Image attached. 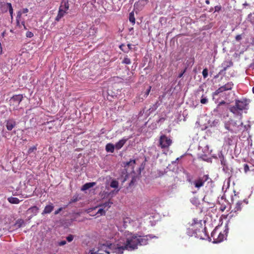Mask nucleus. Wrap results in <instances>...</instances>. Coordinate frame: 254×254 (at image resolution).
Returning <instances> with one entry per match:
<instances>
[{
  "mask_svg": "<svg viewBox=\"0 0 254 254\" xmlns=\"http://www.w3.org/2000/svg\"><path fill=\"white\" fill-rule=\"evenodd\" d=\"M251 22L254 23V20L251 19Z\"/></svg>",
  "mask_w": 254,
  "mask_h": 254,
  "instance_id": "13d9d810",
  "label": "nucleus"
},
{
  "mask_svg": "<svg viewBox=\"0 0 254 254\" xmlns=\"http://www.w3.org/2000/svg\"><path fill=\"white\" fill-rule=\"evenodd\" d=\"M83 24H84L85 26H87V24H85V23H84Z\"/></svg>",
  "mask_w": 254,
  "mask_h": 254,
  "instance_id": "680f3d73",
  "label": "nucleus"
},
{
  "mask_svg": "<svg viewBox=\"0 0 254 254\" xmlns=\"http://www.w3.org/2000/svg\"><path fill=\"white\" fill-rule=\"evenodd\" d=\"M172 143V140L166 135H161L159 140V146L162 149H167Z\"/></svg>",
  "mask_w": 254,
  "mask_h": 254,
  "instance_id": "423d86ee",
  "label": "nucleus"
},
{
  "mask_svg": "<svg viewBox=\"0 0 254 254\" xmlns=\"http://www.w3.org/2000/svg\"><path fill=\"white\" fill-rule=\"evenodd\" d=\"M243 202L242 201H238L236 203L234 210L235 212L240 211L242 210Z\"/></svg>",
  "mask_w": 254,
  "mask_h": 254,
  "instance_id": "aec40b11",
  "label": "nucleus"
},
{
  "mask_svg": "<svg viewBox=\"0 0 254 254\" xmlns=\"http://www.w3.org/2000/svg\"><path fill=\"white\" fill-rule=\"evenodd\" d=\"M37 150V147L36 146H32L29 148L28 150V154H31L33 152L36 151Z\"/></svg>",
  "mask_w": 254,
  "mask_h": 254,
  "instance_id": "f704fd0d",
  "label": "nucleus"
},
{
  "mask_svg": "<svg viewBox=\"0 0 254 254\" xmlns=\"http://www.w3.org/2000/svg\"><path fill=\"white\" fill-rule=\"evenodd\" d=\"M95 185V183L92 182V183H88L84 184L82 188V190H87L92 187H93Z\"/></svg>",
  "mask_w": 254,
  "mask_h": 254,
  "instance_id": "6ab92c4d",
  "label": "nucleus"
},
{
  "mask_svg": "<svg viewBox=\"0 0 254 254\" xmlns=\"http://www.w3.org/2000/svg\"><path fill=\"white\" fill-rule=\"evenodd\" d=\"M21 24L23 26L25 29H27L25 25V21L24 20H22L21 21Z\"/></svg>",
  "mask_w": 254,
  "mask_h": 254,
  "instance_id": "8fccbe9b",
  "label": "nucleus"
},
{
  "mask_svg": "<svg viewBox=\"0 0 254 254\" xmlns=\"http://www.w3.org/2000/svg\"><path fill=\"white\" fill-rule=\"evenodd\" d=\"M221 164H222V165H223V166H225V165H226V164H225L226 161H225L224 159H223V160H222L221 161Z\"/></svg>",
  "mask_w": 254,
  "mask_h": 254,
  "instance_id": "864d4df0",
  "label": "nucleus"
},
{
  "mask_svg": "<svg viewBox=\"0 0 254 254\" xmlns=\"http://www.w3.org/2000/svg\"><path fill=\"white\" fill-rule=\"evenodd\" d=\"M244 172L246 173H247L248 171H250L254 173V168L250 170L249 165L247 164H244Z\"/></svg>",
  "mask_w": 254,
  "mask_h": 254,
  "instance_id": "cd10ccee",
  "label": "nucleus"
},
{
  "mask_svg": "<svg viewBox=\"0 0 254 254\" xmlns=\"http://www.w3.org/2000/svg\"><path fill=\"white\" fill-rule=\"evenodd\" d=\"M221 6L220 5H217L215 6V11H219L221 10Z\"/></svg>",
  "mask_w": 254,
  "mask_h": 254,
  "instance_id": "79ce46f5",
  "label": "nucleus"
},
{
  "mask_svg": "<svg viewBox=\"0 0 254 254\" xmlns=\"http://www.w3.org/2000/svg\"><path fill=\"white\" fill-rule=\"evenodd\" d=\"M123 49H126V48H125V47H123Z\"/></svg>",
  "mask_w": 254,
  "mask_h": 254,
  "instance_id": "e2e57ef3",
  "label": "nucleus"
},
{
  "mask_svg": "<svg viewBox=\"0 0 254 254\" xmlns=\"http://www.w3.org/2000/svg\"><path fill=\"white\" fill-rule=\"evenodd\" d=\"M179 158H177L176 159V161H178V160H179Z\"/></svg>",
  "mask_w": 254,
  "mask_h": 254,
  "instance_id": "052dcab7",
  "label": "nucleus"
},
{
  "mask_svg": "<svg viewBox=\"0 0 254 254\" xmlns=\"http://www.w3.org/2000/svg\"><path fill=\"white\" fill-rule=\"evenodd\" d=\"M65 13V11L62 9L61 6L59 8L58 15L56 17L55 20L57 21H59L61 19V18L64 16Z\"/></svg>",
  "mask_w": 254,
  "mask_h": 254,
  "instance_id": "2eb2a0df",
  "label": "nucleus"
},
{
  "mask_svg": "<svg viewBox=\"0 0 254 254\" xmlns=\"http://www.w3.org/2000/svg\"><path fill=\"white\" fill-rule=\"evenodd\" d=\"M127 141V139H125V138L120 140L115 145L116 149L117 150L120 149L124 145V144L126 143Z\"/></svg>",
  "mask_w": 254,
  "mask_h": 254,
  "instance_id": "4468645a",
  "label": "nucleus"
},
{
  "mask_svg": "<svg viewBox=\"0 0 254 254\" xmlns=\"http://www.w3.org/2000/svg\"><path fill=\"white\" fill-rule=\"evenodd\" d=\"M23 97L22 94H17L13 95L10 98L9 101L10 109L13 110H17L20 102L23 100Z\"/></svg>",
  "mask_w": 254,
  "mask_h": 254,
  "instance_id": "39448f33",
  "label": "nucleus"
},
{
  "mask_svg": "<svg viewBox=\"0 0 254 254\" xmlns=\"http://www.w3.org/2000/svg\"><path fill=\"white\" fill-rule=\"evenodd\" d=\"M1 10L4 12H6L8 10L10 16L12 17L13 8L10 3H3L1 4Z\"/></svg>",
  "mask_w": 254,
  "mask_h": 254,
  "instance_id": "9d476101",
  "label": "nucleus"
},
{
  "mask_svg": "<svg viewBox=\"0 0 254 254\" xmlns=\"http://www.w3.org/2000/svg\"><path fill=\"white\" fill-rule=\"evenodd\" d=\"M43 129L45 130L50 131L55 126V121H51L45 123L43 125Z\"/></svg>",
  "mask_w": 254,
  "mask_h": 254,
  "instance_id": "f8f14e48",
  "label": "nucleus"
},
{
  "mask_svg": "<svg viewBox=\"0 0 254 254\" xmlns=\"http://www.w3.org/2000/svg\"><path fill=\"white\" fill-rule=\"evenodd\" d=\"M129 20L130 22L133 24L135 23V19L133 12H130L129 14Z\"/></svg>",
  "mask_w": 254,
  "mask_h": 254,
  "instance_id": "c756f323",
  "label": "nucleus"
},
{
  "mask_svg": "<svg viewBox=\"0 0 254 254\" xmlns=\"http://www.w3.org/2000/svg\"><path fill=\"white\" fill-rule=\"evenodd\" d=\"M225 104V102L224 101H221L219 104V105H222Z\"/></svg>",
  "mask_w": 254,
  "mask_h": 254,
  "instance_id": "6e6d98bb",
  "label": "nucleus"
},
{
  "mask_svg": "<svg viewBox=\"0 0 254 254\" xmlns=\"http://www.w3.org/2000/svg\"><path fill=\"white\" fill-rule=\"evenodd\" d=\"M64 8H65V10H67L69 7V4H68V2H64Z\"/></svg>",
  "mask_w": 254,
  "mask_h": 254,
  "instance_id": "49530a36",
  "label": "nucleus"
},
{
  "mask_svg": "<svg viewBox=\"0 0 254 254\" xmlns=\"http://www.w3.org/2000/svg\"><path fill=\"white\" fill-rule=\"evenodd\" d=\"M62 209H63V208L62 207L59 208L58 210L55 211V212L54 213L55 214L57 215V214H59L62 210Z\"/></svg>",
  "mask_w": 254,
  "mask_h": 254,
  "instance_id": "de8ad7c7",
  "label": "nucleus"
},
{
  "mask_svg": "<svg viewBox=\"0 0 254 254\" xmlns=\"http://www.w3.org/2000/svg\"><path fill=\"white\" fill-rule=\"evenodd\" d=\"M16 125V122L13 119H9L5 121V126L6 129L10 131Z\"/></svg>",
  "mask_w": 254,
  "mask_h": 254,
  "instance_id": "9b49d317",
  "label": "nucleus"
},
{
  "mask_svg": "<svg viewBox=\"0 0 254 254\" xmlns=\"http://www.w3.org/2000/svg\"><path fill=\"white\" fill-rule=\"evenodd\" d=\"M24 225V221L21 219H18L16 221L15 224V226L18 228L21 227Z\"/></svg>",
  "mask_w": 254,
  "mask_h": 254,
  "instance_id": "a878e982",
  "label": "nucleus"
},
{
  "mask_svg": "<svg viewBox=\"0 0 254 254\" xmlns=\"http://www.w3.org/2000/svg\"><path fill=\"white\" fill-rule=\"evenodd\" d=\"M202 73L203 77L206 78L208 76V69L206 68L203 69Z\"/></svg>",
  "mask_w": 254,
  "mask_h": 254,
  "instance_id": "c9c22d12",
  "label": "nucleus"
},
{
  "mask_svg": "<svg viewBox=\"0 0 254 254\" xmlns=\"http://www.w3.org/2000/svg\"><path fill=\"white\" fill-rule=\"evenodd\" d=\"M127 48L126 49H123V47H126L125 44H122L120 46V48L125 53H128L129 50L132 49V45L131 44H128L127 45Z\"/></svg>",
  "mask_w": 254,
  "mask_h": 254,
  "instance_id": "f3484780",
  "label": "nucleus"
},
{
  "mask_svg": "<svg viewBox=\"0 0 254 254\" xmlns=\"http://www.w3.org/2000/svg\"><path fill=\"white\" fill-rule=\"evenodd\" d=\"M155 237L151 235H147L145 236H137L138 245H146L148 244V241Z\"/></svg>",
  "mask_w": 254,
  "mask_h": 254,
  "instance_id": "1a4fd4ad",
  "label": "nucleus"
},
{
  "mask_svg": "<svg viewBox=\"0 0 254 254\" xmlns=\"http://www.w3.org/2000/svg\"><path fill=\"white\" fill-rule=\"evenodd\" d=\"M224 238V235L221 232H219V234L218 235L217 238H215L216 239V243H220L222 242Z\"/></svg>",
  "mask_w": 254,
  "mask_h": 254,
  "instance_id": "bb28decb",
  "label": "nucleus"
},
{
  "mask_svg": "<svg viewBox=\"0 0 254 254\" xmlns=\"http://www.w3.org/2000/svg\"><path fill=\"white\" fill-rule=\"evenodd\" d=\"M108 242H106L105 243H103V244H101L100 247H99V251H98L97 252H95L94 250H91L90 253V254H104L103 253H100V252L102 251H104L106 253L108 254L105 250H103V249H101V247L102 246V245L106 244L107 243H108Z\"/></svg>",
  "mask_w": 254,
  "mask_h": 254,
  "instance_id": "4be33fe9",
  "label": "nucleus"
},
{
  "mask_svg": "<svg viewBox=\"0 0 254 254\" xmlns=\"http://www.w3.org/2000/svg\"><path fill=\"white\" fill-rule=\"evenodd\" d=\"M138 245L137 235L128 234L126 235V238L121 239L117 244L108 242L102 245L101 249L105 250L108 254L112 253L123 254L124 250H134L137 248Z\"/></svg>",
  "mask_w": 254,
  "mask_h": 254,
  "instance_id": "f257e3e1",
  "label": "nucleus"
},
{
  "mask_svg": "<svg viewBox=\"0 0 254 254\" xmlns=\"http://www.w3.org/2000/svg\"><path fill=\"white\" fill-rule=\"evenodd\" d=\"M243 126V123L241 121H234L230 120L228 122L225 123L224 127L228 131L232 133H237L241 129Z\"/></svg>",
  "mask_w": 254,
  "mask_h": 254,
  "instance_id": "f03ea898",
  "label": "nucleus"
},
{
  "mask_svg": "<svg viewBox=\"0 0 254 254\" xmlns=\"http://www.w3.org/2000/svg\"><path fill=\"white\" fill-rule=\"evenodd\" d=\"M119 186V182L116 180H113L110 184V187L113 188H118Z\"/></svg>",
  "mask_w": 254,
  "mask_h": 254,
  "instance_id": "c85d7f7f",
  "label": "nucleus"
},
{
  "mask_svg": "<svg viewBox=\"0 0 254 254\" xmlns=\"http://www.w3.org/2000/svg\"><path fill=\"white\" fill-rule=\"evenodd\" d=\"M66 243L65 241H61V242H59V245L60 246H62L64 245Z\"/></svg>",
  "mask_w": 254,
  "mask_h": 254,
  "instance_id": "a18cd8bd",
  "label": "nucleus"
},
{
  "mask_svg": "<svg viewBox=\"0 0 254 254\" xmlns=\"http://www.w3.org/2000/svg\"><path fill=\"white\" fill-rule=\"evenodd\" d=\"M29 11V10L27 8H23L22 10L19 11L18 12H21V14L22 13H26Z\"/></svg>",
  "mask_w": 254,
  "mask_h": 254,
  "instance_id": "a19ab883",
  "label": "nucleus"
},
{
  "mask_svg": "<svg viewBox=\"0 0 254 254\" xmlns=\"http://www.w3.org/2000/svg\"><path fill=\"white\" fill-rule=\"evenodd\" d=\"M122 63L127 64H131V61L127 57H126L124 59L123 61H122Z\"/></svg>",
  "mask_w": 254,
  "mask_h": 254,
  "instance_id": "473e14b6",
  "label": "nucleus"
},
{
  "mask_svg": "<svg viewBox=\"0 0 254 254\" xmlns=\"http://www.w3.org/2000/svg\"><path fill=\"white\" fill-rule=\"evenodd\" d=\"M112 203V202H110V201H108L100 205L99 206L100 207H103L104 209L106 208V210H107L108 209L111 207V204Z\"/></svg>",
  "mask_w": 254,
  "mask_h": 254,
  "instance_id": "393cba45",
  "label": "nucleus"
},
{
  "mask_svg": "<svg viewBox=\"0 0 254 254\" xmlns=\"http://www.w3.org/2000/svg\"><path fill=\"white\" fill-rule=\"evenodd\" d=\"M89 35H94L96 33V30L94 27H91L89 29Z\"/></svg>",
  "mask_w": 254,
  "mask_h": 254,
  "instance_id": "7c9ffc66",
  "label": "nucleus"
},
{
  "mask_svg": "<svg viewBox=\"0 0 254 254\" xmlns=\"http://www.w3.org/2000/svg\"><path fill=\"white\" fill-rule=\"evenodd\" d=\"M26 36L27 37L31 38L34 36V34L30 31H27L26 33Z\"/></svg>",
  "mask_w": 254,
  "mask_h": 254,
  "instance_id": "58836bf2",
  "label": "nucleus"
},
{
  "mask_svg": "<svg viewBox=\"0 0 254 254\" xmlns=\"http://www.w3.org/2000/svg\"><path fill=\"white\" fill-rule=\"evenodd\" d=\"M233 65V63L232 62H229V65H227L226 67H224L223 69V71H225L226 70V69H227V68L231 65Z\"/></svg>",
  "mask_w": 254,
  "mask_h": 254,
  "instance_id": "c03bdc74",
  "label": "nucleus"
},
{
  "mask_svg": "<svg viewBox=\"0 0 254 254\" xmlns=\"http://www.w3.org/2000/svg\"><path fill=\"white\" fill-rule=\"evenodd\" d=\"M218 234H219V231H218V230L217 229H215L212 232V233L211 234V237L213 239V242L214 243H216V239H215V238H217V236H218Z\"/></svg>",
  "mask_w": 254,
  "mask_h": 254,
  "instance_id": "a211bd4d",
  "label": "nucleus"
},
{
  "mask_svg": "<svg viewBox=\"0 0 254 254\" xmlns=\"http://www.w3.org/2000/svg\"><path fill=\"white\" fill-rule=\"evenodd\" d=\"M2 47L1 43H0V55L2 53Z\"/></svg>",
  "mask_w": 254,
  "mask_h": 254,
  "instance_id": "5fc2aeb1",
  "label": "nucleus"
},
{
  "mask_svg": "<svg viewBox=\"0 0 254 254\" xmlns=\"http://www.w3.org/2000/svg\"><path fill=\"white\" fill-rule=\"evenodd\" d=\"M208 99L206 97H204L203 95H202L201 96V99H200V103L202 104H207L208 103Z\"/></svg>",
  "mask_w": 254,
  "mask_h": 254,
  "instance_id": "2f4dec72",
  "label": "nucleus"
},
{
  "mask_svg": "<svg viewBox=\"0 0 254 254\" xmlns=\"http://www.w3.org/2000/svg\"><path fill=\"white\" fill-rule=\"evenodd\" d=\"M38 210V207L36 206L31 207L28 209V212L33 213L34 215H36L37 214Z\"/></svg>",
  "mask_w": 254,
  "mask_h": 254,
  "instance_id": "5701e85b",
  "label": "nucleus"
},
{
  "mask_svg": "<svg viewBox=\"0 0 254 254\" xmlns=\"http://www.w3.org/2000/svg\"><path fill=\"white\" fill-rule=\"evenodd\" d=\"M8 202L11 204H18L20 200L16 197H9L7 198Z\"/></svg>",
  "mask_w": 254,
  "mask_h": 254,
  "instance_id": "412c9836",
  "label": "nucleus"
},
{
  "mask_svg": "<svg viewBox=\"0 0 254 254\" xmlns=\"http://www.w3.org/2000/svg\"><path fill=\"white\" fill-rule=\"evenodd\" d=\"M54 208V207L53 204L52 203H50L45 206L42 214H45L50 213L53 210Z\"/></svg>",
  "mask_w": 254,
  "mask_h": 254,
  "instance_id": "ddd939ff",
  "label": "nucleus"
},
{
  "mask_svg": "<svg viewBox=\"0 0 254 254\" xmlns=\"http://www.w3.org/2000/svg\"><path fill=\"white\" fill-rule=\"evenodd\" d=\"M186 70L185 69L182 72L180 73L178 76V77L181 78L183 76V74L185 72Z\"/></svg>",
  "mask_w": 254,
  "mask_h": 254,
  "instance_id": "09e8293b",
  "label": "nucleus"
},
{
  "mask_svg": "<svg viewBox=\"0 0 254 254\" xmlns=\"http://www.w3.org/2000/svg\"><path fill=\"white\" fill-rule=\"evenodd\" d=\"M225 208H226V206H225L222 205L220 207V209L221 211H224L225 210Z\"/></svg>",
  "mask_w": 254,
  "mask_h": 254,
  "instance_id": "603ef678",
  "label": "nucleus"
},
{
  "mask_svg": "<svg viewBox=\"0 0 254 254\" xmlns=\"http://www.w3.org/2000/svg\"><path fill=\"white\" fill-rule=\"evenodd\" d=\"M135 164V160H130L127 163V165H132Z\"/></svg>",
  "mask_w": 254,
  "mask_h": 254,
  "instance_id": "ea45409f",
  "label": "nucleus"
},
{
  "mask_svg": "<svg viewBox=\"0 0 254 254\" xmlns=\"http://www.w3.org/2000/svg\"><path fill=\"white\" fill-rule=\"evenodd\" d=\"M248 105L247 99L237 100L235 101V105L230 108V111L236 115L241 114L240 112L246 109Z\"/></svg>",
  "mask_w": 254,
  "mask_h": 254,
  "instance_id": "20e7f679",
  "label": "nucleus"
},
{
  "mask_svg": "<svg viewBox=\"0 0 254 254\" xmlns=\"http://www.w3.org/2000/svg\"><path fill=\"white\" fill-rule=\"evenodd\" d=\"M22 20L21 19V12H18L16 18V24L18 26L20 27V23H21Z\"/></svg>",
  "mask_w": 254,
  "mask_h": 254,
  "instance_id": "b1692460",
  "label": "nucleus"
},
{
  "mask_svg": "<svg viewBox=\"0 0 254 254\" xmlns=\"http://www.w3.org/2000/svg\"><path fill=\"white\" fill-rule=\"evenodd\" d=\"M205 2H206V4H209V1L208 0H206L205 1Z\"/></svg>",
  "mask_w": 254,
  "mask_h": 254,
  "instance_id": "4d7b16f0",
  "label": "nucleus"
},
{
  "mask_svg": "<svg viewBox=\"0 0 254 254\" xmlns=\"http://www.w3.org/2000/svg\"><path fill=\"white\" fill-rule=\"evenodd\" d=\"M252 90H253V93L254 94V86L253 87Z\"/></svg>",
  "mask_w": 254,
  "mask_h": 254,
  "instance_id": "bf43d9fd",
  "label": "nucleus"
},
{
  "mask_svg": "<svg viewBox=\"0 0 254 254\" xmlns=\"http://www.w3.org/2000/svg\"><path fill=\"white\" fill-rule=\"evenodd\" d=\"M105 213L106 210H105V209L103 207H101L99 209L96 214H100L101 215H105Z\"/></svg>",
  "mask_w": 254,
  "mask_h": 254,
  "instance_id": "72a5a7b5",
  "label": "nucleus"
},
{
  "mask_svg": "<svg viewBox=\"0 0 254 254\" xmlns=\"http://www.w3.org/2000/svg\"><path fill=\"white\" fill-rule=\"evenodd\" d=\"M234 86V84L232 81L229 82L225 84L224 85L220 87L217 89L214 92H213V95H218L220 93H222L225 91L231 90Z\"/></svg>",
  "mask_w": 254,
  "mask_h": 254,
  "instance_id": "6e6552de",
  "label": "nucleus"
},
{
  "mask_svg": "<svg viewBox=\"0 0 254 254\" xmlns=\"http://www.w3.org/2000/svg\"><path fill=\"white\" fill-rule=\"evenodd\" d=\"M187 233L189 236H194L195 237L201 240H206L209 238L206 231V228H203L202 226H200V227L196 229L194 231L192 229L189 228L187 230Z\"/></svg>",
  "mask_w": 254,
  "mask_h": 254,
  "instance_id": "7ed1b4c3",
  "label": "nucleus"
},
{
  "mask_svg": "<svg viewBox=\"0 0 254 254\" xmlns=\"http://www.w3.org/2000/svg\"><path fill=\"white\" fill-rule=\"evenodd\" d=\"M115 146L112 143H108L106 145V150L107 152L113 153L114 152Z\"/></svg>",
  "mask_w": 254,
  "mask_h": 254,
  "instance_id": "dca6fc26",
  "label": "nucleus"
},
{
  "mask_svg": "<svg viewBox=\"0 0 254 254\" xmlns=\"http://www.w3.org/2000/svg\"><path fill=\"white\" fill-rule=\"evenodd\" d=\"M66 239L68 242H70L73 240V236L72 235H69L66 238Z\"/></svg>",
  "mask_w": 254,
  "mask_h": 254,
  "instance_id": "4c0bfd02",
  "label": "nucleus"
},
{
  "mask_svg": "<svg viewBox=\"0 0 254 254\" xmlns=\"http://www.w3.org/2000/svg\"><path fill=\"white\" fill-rule=\"evenodd\" d=\"M193 222L192 223V225L194 224V225H198V227H197V228H199L200 226H202V224H201V223H199L197 219H194L193 220Z\"/></svg>",
  "mask_w": 254,
  "mask_h": 254,
  "instance_id": "e433bc0d",
  "label": "nucleus"
},
{
  "mask_svg": "<svg viewBox=\"0 0 254 254\" xmlns=\"http://www.w3.org/2000/svg\"><path fill=\"white\" fill-rule=\"evenodd\" d=\"M151 86H149V88H148V89H147V90L146 91V95L147 96L149 94V92H150V90H151Z\"/></svg>",
  "mask_w": 254,
  "mask_h": 254,
  "instance_id": "3c124183",
  "label": "nucleus"
},
{
  "mask_svg": "<svg viewBox=\"0 0 254 254\" xmlns=\"http://www.w3.org/2000/svg\"><path fill=\"white\" fill-rule=\"evenodd\" d=\"M209 179H210L209 176L208 175H204L203 176L199 177L197 179L195 180L193 182V184L196 188L199 189L203 187L205 182Z\"/></svg>",
  "mask_w": 254,
  "mask_h": 254,
  "instance_id": "0eeeda50",
  "label": "nucleus"
},
{
  "mask_svg": "<svg viewBox=\"0 0 254 254\" xmlns=\"http://www.w3.org/2000/svg\"><path fill=\"white\" fill-rule=\"evenodd\" d=\"M242 38L241 35H237L235 37V39L237 41H240L242 39Z\"/></svg>",
  "mask_w": 254,
  "mask_h": 254,
  "instance_id": "37998d69",
  "label": "nucleus"
}]
</instances>
